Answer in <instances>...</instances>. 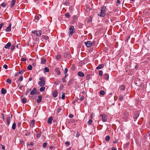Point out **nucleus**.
I'll use <instances>...</instances> for the list:
<instances>
[{"instance_id":"nucleus-29","label":"nucleus","mask_w":150,"mask_h":150,"mask_svg":"<svg viewBox=\"0 0 150 150\" xmlns=\"http://www.w3.org/2000/svg\"><path fill=\"white\" fill-rule=\"evenodd\" d=\"M16 124L15 123H14L12 125V129H16Z\"/></svg>"},{"instance_id":"nucleus-38","label":"nucleus","mask_w":150,"mask_h":150,"mask_svg":"<svg viewBox=\"0 0 150 150\" xmlns=\"http://www.w3.org/2000/svg\"><path fill=\"white\" fill-rule=\"evenodd\" d=\"M110 139V137L109 136H107L106 137L105 139L106 141H108Z\"/></svg>"},{"instance_id":"nucleus-22","label":"nucleus","mask_w":150,"mask_h":150,"mask_svg":"<svg viewBox=\"0 0 150 150\" xmlns=\"http://www.w3.org/2000/svg\"><path fill=\"white\" fill-rule=\"evenodd\" d=\"M61 98L62 100H64L65 99V93H64L63 92H62Z\"/></svg>"},{"instance_id":"nucleus-47","label":"nucleus","mask_w":150,"mask_h":150,"mask_svg":"<svg viewBox=\"0 0 150 150\" xmlns=\"http://www.w3.org/2000/svg\"><path fill=\"white\" fill-rule=\"evenodd\" d=\"M39 79L41 81H45L44 80V78L43 77H40V78H39Z\"/></svg>"},{"instance_id":"nucleus-9","label":"nucleus","mask_w":150,"mask_h":150,"mask_svg":"<svg viewBox=\"0 0 150 150\" xmlns=\"http://www.w3.org/2000/svg\"><path fill=\"white\" fill-rule=\"evenodd\" d=\"M11 43L8 42L6 45L4 46V48L6 49H9L10 46H11Z\"/></svg>"},{"instance_id":"nucleus-48","label":"nucleus","mask_w":150,"mask_h":150,"mask_svg":"<svg viewBox=\"0 0 150 150\" xmlns=\"http://www.w3.org/2000/svg\"><path fill=\"white\" fill-rule=\"evenodd\" d=\"M47 143L46 142H45L43 143V146L44 147H45L47 146Z\"/></svg>"},{"instance_id":"nucleus-49","label":"nucleus","mask_w":150,"mask_h":150,"mask_svg":"<svg viewBox=\"0 0 150 150\" xmlns=\"http://www.w3.org/2000/svg\"><path fill=\"white\" fill-rule=\"evenodd\" d=\"M21 61L23 62H25L26 61V59L24 58H22L21 59Z\"/></svg>"},{"instance_id":"nucleus-17","label":"nucleus","mask_w":150,"mask_h":150,"mask_svg":"<svg viewBox=\"0 0 150 150\" xmlns=\"http://www.w3.org/2000/svg\"><path fill=\"white\" fill-rule=\"evenodd\" d=\"M41 17V15L38 14L35 16V19L37 20L38 21L39 19Z\"/></svg>"},{"instance_id":"nucleus-15","label":"nucleus","mask_w":150,"mask_h":150,"mask_svg":"<svg viewBox=\"0 0 150 150\" xmlns=\"http://www.w3.org/2000/svg\"><path fill=\"white\" fill-rule=\"evenodd\" d=\"M55 71L57 73V74L58 75H59L60 74L61 72L59 68H56L55 69Z\"/></svg>"},{"instance_id":"nucleus-45","label":"nucleus","mask_w":150,"mask_h":150,"mask_svg":"<svg viewBox=\"0 0 150 150\" xmlns=\"http://www.w3.org/2000/svg\"><path fill=\"white\" fill-rule=\"evenodd\" d=\"M125 117L124 118L125 120H126L127 119V117H128V113H125Z\"/></svg>"},{"instance_id":"nucleus-57","label":"nucleus","mask_w":150,"mask_h":150,"mask_svg":"<svg viewBox=\"0 0 150 150\" xmlns=\"http://www.w3.org/2000/svg\"><path fill=\"white\" fill-rule=\"evenodd\" d=\"M73 117H74V115L72 114H71L69 115V117L70 118H72Z\"/></svg>"},{"instance_id":"nucleus-30","label":"nucleus","mask_w":150,"mask_h":150,"mask_svg":"<svg viewBox=\"0 0 150 150\" xmlns=\"http://www.w3.org/2000/svg\"><path fill=\"white\" fill-rule=\"evenodd\" d=\"M11 28L9 27H8L6 29V32H9L11 31Z\"/></svg>"},{"instance_id":"nucleus-62","label":"nucleus","mask_w":150,"mask_h":150,"mask_svg":"<svg viewBox=\"0 0 150 150\" xmlns=\"http://www.w3.org/2000/svg\"><path fill=\"white\" fill-rule=\"evenodd\" d=\"M19 74L18 73V72H17L15 74L14 76H15L16 77V76H18Z\"/></svg>"},{"instance_id":"nucleus-18","label":"nucleus","mask_w":150,"mask_h":150,"mask_svg":"<svg viewBox=\"0 0 150 150\" xmlns=\"http://www.w3.org/2000/svg\"><path fill=\"white\" fill-rule=\"evenodd\" d=\"M53 120L52 117H51L49 118L47 120V122L49 124H51L52 121Z\"/></svg>"},{"instance_id":"nucleus-31","label":"nucleus","mask_w":150,"mask_h":150,"mask_svg":"<svg viewBox=\"0 0 150 150\" xmlns=\"http://www.w3.org/2000/svg\"><path fill=\"white\" fill-rule=\"evenodd\" d=\"M35 121L34 120H32L30 122V125L32 126L35 124Z\"/></svg>"},{"instance_id":"nucleus-23","label":"nucleus","mask_w":150,"mask_h":150,"mask_svg":"<svg viewBox=\"0 0 150 150\" xmlns=\"http://www.w3.org/2000/svg\"><path fill=\"white\" fill-rule=\"evenodd\" d=\"M105 79H108L109 78V75L108 74H105L104 75Z\"/></svg>"},{"instance_id":"nucleus-52","label":"nucleus","mask_w":150,"mask_h":150,"mask_svg":"<svg viewBox=\"0 0 150 150\" xmlns=\"http://www.w3.org/2000/svg\"><path fill=\"white\" fill-rule=\"evenodd\" d=\"M1 118H3V120H4V114L3 113H2L1 115Z\"/></svg>"},{"instance_id":"nucleus-50","label":"nucleus","mask_w":150,"mask_h":150,"mask_svg":"<svg viewBox=\"0 0 150 150\" xmlns=\"http://www.w3.org/2000/svg\"><path fill=\"white\" fill-rule=\"evenodd\" d=\"M1 6L3 7H5L6 6V4L5 3H3L1 4Z\"/></svg>"},{"instance_id":"nucleus-51","label":"nucleus","mask_w":150,"mask_h":150,"mask_svg":"<svg viewBox=\"0 0 150 150\" xmlns=\"http://www.w3.org/2000/svg\"><path fill=\"white\" fill-rule=\"evenodd\" d=\"M68 71V69L67 68H65L64 71V73L67 74Z\"/></svg>"},{"instance_id":"nucleus-12","label":"nucleus","mask_w":150,"mask_h":150,"mask_svg":"<svg viewBox=\"0 0 150 150\" xmlns=\"http://www.w3.org/2000/svg\"><path fill=\"white\" fill-rule=\"evenodd\" d=\"M32 32L37 37H39L40 36V34H39V33H38V31H37L34 30V31H32Z\"/></svg>"},{"instance_id":"nucleus-63","label":"nucleus","mask_w":150,"mask_h":150,"mask_svg":"<svg viewBox=\"0 0 150 150\" xmlns=\"http://www.w3.org/2000/svg\"><path fill=\"white\" fill-rule=\"evenodd\" d=\"M148 11L147 10H145L144 11V13H145V14H146V15H147V14H148L147 13H148Z\"/></svg>"},{"instance_id":"nucleus-34","label":"nucleus","mask_w":150,"mask_h":150,"mask_svg":"<svg viewBox=\"0 0 150 150\" xmlns=\"http://www.w3.org/2000/svg\"><path fill=\"white\" fill-rule=\"evenodd\" d=\"M45 89V87H41L40 89V91L41 92L44 91Z\"/></svg>"},{"instance_id":"nucleus-6","label":"nucleus","mask_w":150,"mask_h":150,"mask_svg":"<svg viewBox=\"0 0 150 150\" xmlns=\"http://www.w3.org/2000/svg\"><path fill=\"white\" fill-rule=\"evenodd\" d=\"M45 84V81H39L38 82V85L40 86H44Z\"/></svg>"},{"instance_id":"nucleus-58","label":"nucleus","mask_w":150,"mask_h":150,"mask_svg":"<svg viewBox=\"0 0 150 150\" xmlns=\"http://www.w3.org/2000/svg\"><path fill=\"white\" fill-rule=\"evenodd\" d=\"M65 144L67 145H69L70 144V143L69 142L67 141L66 142Z\"/></svg>"},{"instance_id":"nucleus-54","label":"nucleus","mask_w":150,"mask_h":150,"mask_svg":"<svg viewBox=\"0 0 150 150\" xmlns=\"http://www.w3.org/2000/svg\"><path fill=\"white\" fill-rule=\"evenodd\" d=\"M4 67L6 69H7L8 68V66L7 65L4 64Z\"/></svg>"},{"instance_id":"nucleus-43","label":"nucleus","mask_w":150,"mask_h":150,"mask_svg":"<svg viewBox=\"0 0 150 150\" xmlns=\"http://www.w3.org/2000/svg\"><path fill=\"white\" fill-rule=\"evenodd\" d=\"M23 80V76H20L19 79L18 81H22Z\"/></svg>"},{"instance_id":"nucleus-4","label":"nucleus","mask_w":150,"mask_h":150,"mask_svg":"<svg viewBox=\"0 0 150 150\" xmlns=\"http://www.w3.org/2000/svg\"><path fill=\"white\" fill-rule=\"evenodd\" d=\"M100 117H102V120L103 122H105L107 119V117L106 115L105 114H101L100 115Z\"/></svg>"},{"instance_id":"nucleus-13","label":"nucleus","mask_w":150,"mask_h":150,"mask_svg":"<svg viewBox=\"0 0 150 150\" xmlns=\"http://www.w3.org/2000/svg\"><path fill=\"white\" fill-rule=\"evenodd\" d=\"M104 67V65L103 64H100L96 68L97 69H99L102 68H103Z\"/></svg>"},{"instance_id":"nucleus-26","label":"nucleus","mask_w":150,"mask_h":150,"mask_svg":"<svg viewBox=\"0 0 150 150\" xmlns=\"http://www.w3.org/2000/svg\"><path fill=\"white\" fill-rule=\"evenodd\" d=\"M100 95L103 96L105 94V92L103 90H101L100 92Z\"/></svg>"},{"instance_id":"nucleus-20","label":"nucleus","mask_w":150,"mask_h":150,"mask_svg":"<svg viewBox=\"0 0 150 150\" xmlns=\"http://www.w3.org/2000/svg\"><path fill=\"white\" fill-rule=\"evenodd\" d=\"M73 81H74L73 79H70L68 82V86H69L70 85H71L72 84V83L73 82Z\"/></svg>"},{"instance_id":"nucleus-11","label":"nucleus","mask_w":150,"mask_h":150,"mask_svg":"<svg viewBox=\"0 0 150 150\" xmlns=\"http://www.w3.org/2000/svg\"><path fill=\"white\" fill-rule=\"evenodd\" d=\"M78 75L79 76L81 77H83L84 76V73L81 71L79 72L78 73Z\"/></svg>"},{"instance_id":"nucleus-1","label":"nucleus","mask_w":150,"mask_h":150,"mask_svg":"<svg viewBox=\"0 0 150 150\" xmlns=\"http://www.w3.org/2000/svg\"><path fill=\"white\" fill-rule=\"evenodd\" d=\"M106 9V7L103 6L102 7L101 9V11L98 14V15L100 16L103 17L105 16V10Z\"/></svg>"},{"instance_id":"nucleus-28","label":"nucleus","mask_w":150,"mask_h":150,"mask_svg":"<svg viewBox=\"0 0 150 150\" xmlns=\"http://www.w3.org/2000/svg\"><path fill=\"white\" fill-rule=\"evenodd\" d=\"M32 69V67L31 65H29L27 67L28 69L29 70H31Z\"/></svg>"},{"instance_id":"nucleus-8","label":"nucleus","mask_w":150,"mask_h":150,"mask_svg":"<svg viewBox=\"0 0 150 150\" xmlns=\"http://www.w3.org/2000/svg\"><path fill=\"white\" fill-rule=\"evenodd\" d=\"M42 97L41 95H39L38 96V99L37 100V102L38 103H39L41 101Z\"/></svg>"},{"instance_id":"nucleus-39","label":"nucleus","mask_w":150,"mask_h":150,"mask_svg":"<svg viewBox=\"0 0 150 150\" xmlns=\"http://www.w3.org/2000/svg\"><path fill=\"white\" fill-rule=\"evenodd\" d=\"M15 46L14 45H12V46H11V51H13L14 49H15Z\"/></svg>"},{"instance_id":"nucleus-56","label":"nucleus","mask_w":150,"mask_h":150,"mask_svg":"<svg viewBox=\"0 0 150 150\" xmlns=\"http://www.w3.org/2000/svg\"><path fill=\"white\" fill-rule=\"evenodd\" d=\"M122 99H123V97H122V95L120 96L119 98V99L120 100H122Z\"/></svg>"},{"instance_id":"nucleus-37","label":"nucleus","mask_w":150,"mask_h":150,"mask_svg":"<svg viewBox=\"0 0 150 150\" xmlns=\"http://www.w3.org/2000/svg\"><path fill=\"white\" fill-rule=\"evenodd\" d=\"M7 82L9 84H11V81L10 79H8L7 80Z\"/></svg>"},{"instance_id":"nucleus-5","label":"nucleus","mask_w":150,"mask_h":150,"mask_svg":"<svg viewBox=\"0 0 150 150\" xmlns=\"http://www.w3.org/2000/svg\"><path fill=\"white\" fill-rule=\"evenodd\" d=\"M85 44L87 47H89L92 45V43L91 41H88L85 42Z\"/></svg>"},{"instance_id":"nucleus-36","label":"nucleus","mask_w":150,"mask_h":150,"mask_svg":"<svg viewBox=\"0 0 150 150\" xmlns=\"http://www.w3.org/2000/svg\"><path fill=\"white\" fill-rule=\"evenodd\" d=\"M125 86L124 85H122L120 87V90L121 91H124L125 90Z\"/></svg>"},{"instance_id":"nucleus-32","label":"nucleus","mask_w":150,"mask_h":150,"mask_svg":"<svg viewBox=\"0 0 150 150\" xmlns=\"http://www.w3.org/2000/svg\"><path fill=\"white\" fill-rule=\"evenodd\" d=\"M10 117H8L6 119V122H7V124L8 125H9V124H10Z\"/></svg>"},{"instance_id":"nucleus-21","label":"nucleus","mask_w":150,"mask_h":150,"mask_svg":"<svg viewBox=\"0 0 150 150\" xmlns=\"http://www.w3.org/2000/svg\"><path fill=\"white\" fill-rule=\"evenodd\" d=\"M41 63L43 64H45L46 62V60L44 58H42L41 59Z\"/></svg>"},{"instance_id":"nucleus-42","label":"nucleus","mask_w":150,"mask_h":150,"mask_svg":"<svg viewBox=\"0 0 150 150\" xmlns=\"http://www.w3.org/2000/svg\"><path fill=\"white\" fill-rule=\"evenodd\" d=\"M92 122V120L91 119H90L89 120L88 122V125H90L91 124Z\"/></svg>"},{"instance_id":"nucleus-35","label":"nucleus","mask_w":150,"mask_h":150,"mask_svg":"<svg viewBox=\"0 0 150 150\" xmlns=\"http://www.w3.org/2000/svg\"><path fill=\"white\" fill-rule=\"evenodd\" d=\"M61 55L60 54H58L56 57V59L57 60H59L61 58Z\"/></svg>"},{"instance_id":"nucleus-41","label":"nucleus","mask_w":150,"mask_h":150,"mask_svg":"<svg viewBox=\"0 0 150 150\" xmlns=\"http://www.w3.org/2000/svg\"><path fill=\"white\" fill-rule=\"evenodd\" d=\"M99 74L100 76H102L103 74V72L102 71H99Z\"/></svg>"},{"instance_id":"nucleus-7","label":"nucleus","mask_w":150,"mask_h":150,"mask_svg":"<svg viewBox=\"0 0 150 150\" xmlns=\"http://www.w3.org/2000/svg\"><path fill=\"white\" fill-rule=\"evenodd\" d=\"M58 94L57 91L56 90H54L53 93L52 95V96L53 98H56L57 97Z\"/></svg>"},{"instance_id":"nucleus-10","label":"nucleus","mask_w":150,"mask_h":150,"mask_svg":"<svg viewBox=\"0 0 150 150\" xmlns=\"http://www.w3.org/2000/svg\"><path fill=\"white\" fill-rule=\"evenodd\" d=\"M36 90V88H34L33 90L31 91L30 94L31 95H33L35 94V91Z\"/></svg>"},{"instance_id":"nucleus-64","label":"nucleus","mask_w":150,"mask_h":150,"mask_svg":"<svg viewBox=\"0 0 150 150\" xmlns=\"http://www.w3.org/2000/svg\"><path fill=\"white\" fill-rule=\"evenodd\" d=\"M25 134V135L26 136H29L30 135V133L29 132H28L26 133Z\"/></svg>"},{"instance_id":"nucleus-27","label":"nucleus","mask_w":150,"mask_h":150,"mask_svg":"<svg viewBox=\"0 0 150 150\" xmlns=\"http://www.w3.org/2000/svg\"><path fill=\"white\" fill-rule=\"evenodd\" d=\"M69 4H70L69 2L68 1H67V0H66V1H65V2H64V4L65 5H66V6L69 5Z\"/></svg>"},{"instance_id":"nucleus-25","label":"nucleus","mask_w":150,"mask_h":150,"mask_svg":"<svg viewBox=\"0 0 150 150\" xmlns=\"http://www.w3.org/2000/svg\"><path fill=\"white\" fill-rule=\"evenodd\" d=\"M22 103H25L26 102V99L25 98H23L21 99Z\"/></svg>"},{"instance_id":"nucleus-33","label":"nucleus","mask_w":150,"mask_h":150,"mask_svg":"<svg viewBox=\"0 0 150 150\" xmlns=\"http://www.w3.org/2000/svg\"><path fill=\"white\" fill-rule=\"evenodd\" d=\"M41 131H40L37 134V137L38 138H39L41 136Z\"/></svg>"},{"instance_id":"nucleus-46","label":"nucleus","mask_w":150,"mask_h":150,"mask_svg":"<svg viewBox=\"0 0 150 150\" xmlns=\"http://www.w3.org/2000/svg\"><path fill=\"white\" fill-rule=\"evenodd\" d=\"M25 71H23L22 70H20L19 72H18V73L19 74H23V72Z\"/></svg>"},{"instance_id":"nucleus-16","label":"nucleus","mask_w":150,"mask_h":150,"mask_svg":"<svg viewBox=\"0 0 150 150\" xmlns=\"http://www.w3.org/2000/svg\"><path fill=\"white\" fill-rule=\"evenodd\" d=\"M7 92L6 90L4 88H2L1 90V93L2 94H4L6 93Z\"/></svg>"},{"instance_id":"nucleus-14","label":"nucleus","mask_w":150,"mask_h":150,"mask_svg":"<svg viewBox=\"0 0 150 150\" xmlns=\"http://www.w3.org/2000/svg\"><path fill=\"white\" fill-rule=\"evenodd\" d=\"M16 0H12L11 2L10 6L11 8L15 4Z\"/></svg>"},{"instance_id":"nucleus-24","label":"nucleus","mask_w":150,"mask_h":150,"mask_svg":"<svg viewBox=\"0 0 150 150\" xmlns=\"http://www.w3.org/2000/svg\"><path fill=\"white\" fill-rule=\"evenodd\" d=\"M49 71V69L47 67H45L44 69V72H48Z\"/></svg>"},{"instance_id":"nucleus-19","label":"nucleus","mask_w":150,"mask_h":150,"mask_svg":"<svg viewBox=\"0 0 150 150\" xmlns=\"http://www.w3.org/2000/svg\"><path fill=\"white\" fill-rule=\"evenodd\" d=\"M70 55V54L69 52H67L64 54V56L66 58H67L69 55Z\"/></svg>"},{"instance_id":"nucleus-40","label":"nucleus","mask_w":150,"mask_h":150,"mask_svg":"<svg viewBox=\"0 0 150 150\" xmlns=\"http://www.w3.org/2000/svg\"><path fill=\"white\" fill-rule=\"evenodd\" d=\"M65 16L68 18H69L70 16V14L69 13H67L65 14Z\"/></svg>"},{"instance_id":"nucleus-3","label":"nucleus","mask_w":150,"mask_h":150,"mask_svg":"<svg viewBox=\"0 0 150 150\" xmlns=\"http://www.w3.org/2000/svg\"><path fill=\"white\" fill-rule=\"evenodd\" d=\"M41 37L43 40H45L46 42L48 43L50 42L49 38L47 36L43 35Z\"/></svg>"},{"instance_id":"nucleus-2","label":"nucleus","mask_w":150,"mask_h":150,"mask_svg":"<svg viewBox=\"0 0 150 150\" xmlns=\"http://www.w3.org/2000/svg\"><path fill=\"white\" fill-rule=\"evenodd\" d=\"M69 36H71L75 32L74 26L71 25L69 29Z\"/></svg>"},{"instance_id":"nucleus-53","label":"nucleus","mask_w":150,"mask_h":150,"mask_svg":"<svg viewBox=\"0 0 150 150\" xmlns=\"http://www.w3.org/2000/svg\"><path fill=\"white\" fill-rule=\"evenodd\" d=\"M75 66L73 65H72V68L71 69L73 71H74L75 70Z\"/></svg>"},{"instance_id":"nucleus-59","label":"nucleus","mask_w":150,"mask_h":150,"mask_svg":"<svg viewBox=\"0 0 150 150\" xmlns=\"http://www.w3.org/2000/svg\"><path fill=\"white\" fill-rule=\"evenodd\" d=\"M40 93L38 91H37V90H36V91H35V94L38 95Z\"/></svg>"},{"instance_id":"nucleus-60","label":"nucleus","mask_w":150,"mask_h":150,"mask_svg":"<svg viewBox=\"0 0 150 150\" xmlns=\"http://www.w3.org/2000/svg\"><path fill=\"white\" fill-rule=\"evenodd\" d=\"M62 109L60 108H58L57 110V113H59L60 111Z\"/></svg>"},{"instance_id":"nucleus-61","label":"nucleus","mask_w":150,"mask_h":150,"mask_svg":"<svg viewBox=\"0 0 150 150\" xmlns=\"http://www.w3.org/2000/svg\"><path fill=\"white\" fill-rule=\"evenodd\" d=\"M62 82L63 83H65V78H63L62 79Z\"/></svg>"},{"instance_id":"nucleus-44","label":"nucleus","mask_w":150,"mask_h":150,"mask_svg":"<svg viewBox=\"0 0 150 150\" xmlns=\"http://www.w3.org/2000/svg\"><path fill=\"white\" fill-rule=\"evenodd\" d=\"M86 80H89L90 79V75L89 74H88L86 77Z\"/></svg>"},{"instance_id":"nucleus-55","label":"nucleus","mask_w":150,"mask_h":150,"mask_svg":"<svg viewBox=\"0 0 150 150\" xmlns=\"http://www.w3.org/2000/svg\"><path fill=\"white\" fill-rule=\"evenodd\" d=\"M84 98V96H82L80 98V100L81 101H82L83 100Z\"/></svg>"}]
</instances>
